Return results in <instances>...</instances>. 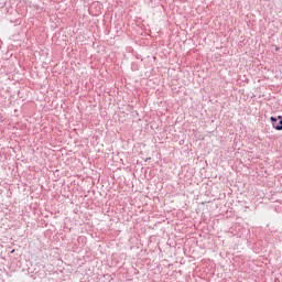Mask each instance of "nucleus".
<instances>
[{
	"label": "nucleus",
	"instance_id": "f257e3e1",
	"mask_svg": "<svg viewBox=\"0 0 282 282\" xmlns=\"http://www.w3.org/2000/svg\"><path fill=\"white\" fill-rule=\"evenodd\" d=\"M271 122L273 126V129H276V131H282V117L279 116L278 119L274 117H271Z\"/></svg>",
	"mask_w": 282,
	"mask_h": 282
}]
</instances>
